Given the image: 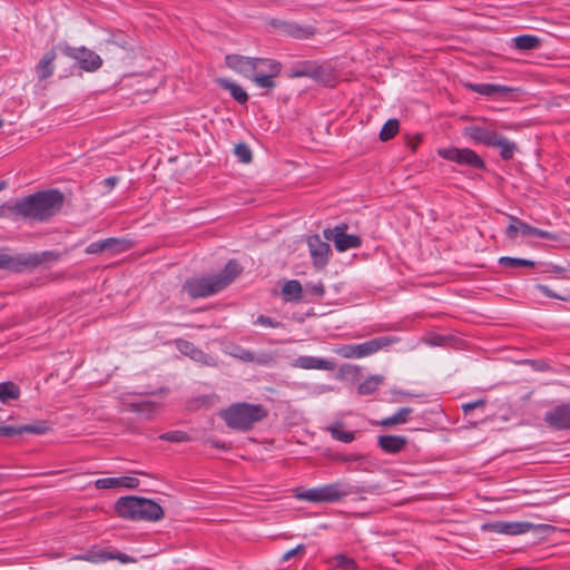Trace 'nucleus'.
Masks as SVG:
<instances>
[{
    "label": "nucleus",
    "instance_id": "1",
    "mask_svg": "<svg viewBox=\"0 0 570 570\" xmlns=\"http://www.w3.org/2000/svg\"><path fill=\"white\" fill-rule=\"evenodd\" d=\"M63 204V193L57 188H50L3 203L0 206V217L45 223L59 214Z\"/></svg>",
    "mask_w": 570,
    "mask_h": 570
},
{
    "label": "nucleus",
    "instance_id": "2",
    "mask_svg": "<svg viewBox=\"0 0 570 570\" xmlns=\"http://www.w3.org/2000/svg\"><path fill=\"white\" fill-rule=\"evenodd\" d=\"M242 272L240 264L230 259L218 274L189 277L181 288L193 299L208 297L226 288Z\"/></svg>",
    "mask_w": 570,
    "mask_h": 570
},
{
    "label": "nucleus",
    "instance_id": "3",
    "mask_svg": "<svg viewBox=\"0 0 570 570\" xmlns=\"http://www.w3.org/2000/svg\"><path fill=\"white\" fill-rule=\"evenodd\" d=\"M268 416V410L262 404L238 402L230 404L220 412L226 425L235 431L248 432L256 423Z\"/></svg>",
    "mask_w": 570,
    "mask_h": 570
},
{
    "label": "nucleus",
    "instance_id": "4",
    "mask_svg": "<svg viewBox=\"0 0 570 570\" xmlns=\"http://www.w3.org/2000/svg\"><path fill=\"white\" fill-rule=\"evenodd\" d=\"M371 491V487L351 484L346 481L338 480L318 488H312L298 492L296 498L314 503H333L352 494H363Z\"/></svg>",
    "mask_w": 570,
    "mask_h": 570
},
{
    "label": "nucleus",
    "instance_id": "5",
    "mask_svg": "<svg viewBox=\"0 0 570 570\" xmlns=\"http://www.w3.org/2000/svg\"><path fill=\"white\" fill-rule=\"evenodd\" d=\"M57 49L65 57L72 59L82 71H96L102 66L100 56L85 46L72 47L67 42H60L57 45Z\"/></svg>",
    "mask_w": 570,
    "mask_h": 570
},
{
    "label": "nucleus",
    "instance_id": "6",
    "mask_svg": "<svg viewBox=\"0 0 570 570\" xmlns=\"http://www.w3.org/2000/svg\"><path fill=\"white\" fill-rule=\"evenodd\" d=\"M226 66L235 71H279L281 62L267 58H248L239 55L226 56Z\"/></svg>",
    "mask_w": 570,
    "mask_h": 570
},
{
    "label": "nucleus",
    "instance_id": "7",
    "mask_svg": "<svg viewBox=\"0 0 570 570\" xmlns=\"http://www.w3.org/2000/svg\"><path fill=\"white\" fill-rule=\"evenodd\" d=\"M399 342L395 336H380L360 344L345 345L343 356L347 358H362L372 355L392 344Z\"/></svg>",
    "mask_w": 570,
    "mask_h": 570
},
{
    "label": "nucleus",
    "instance_id": "8",
    "mask_svg": "<svg viewBox=\"0 0 570 570\" xmlns=\"http://www.w3.org/2000/svg\"><path fill=\"white\" fill-rule=\"evenodd\" d=\"M438 155L449 161L473 169L485 170L484 160L470 148H442L438 150Z\"/></svg>",
    "mask_w": 570,
    "mask_h": 570
},
{
    "label": "nucleus",
    "instance_id": "9",
    "mask_svg": "<svg viewBox=\"0 0 570 570\" xmlns=\"http://www.w3.org/2000/svg\"><path fill=\"white\" fill-rule=\"evenodd\" d=\"M466 87L482 96L493 97L501 100H513L520 95L525 94L521 87L499 83H466Z\"/></svg>",
    "mask_w": 570,
    "mask_h": 570
},
{
    "label": "nucleus",
    "instance_id": "10",
    "mask_svg": "<svg viewBox=\"0 0 570 570\" xmlns=\"http://www.w3.org/2000/svg\"><path fill=\"white\" fill-rule=\"evenodd\" d=\"M509 219L510 224L507 226L504 235L511 240H514L519 233L523 236H535L547 240H558V235L552 232L533 227L512 215H509Z\"/></svg>",
    "mask_w": 570,
    "mask_h": 570
},
{
    "label": "nucleus",
    "instance_id": "11",
    "mask_svg": "<svg viewBox=\"0 0 570 570\" xmlns=\"http://www.w3.org/2000/svg\"><path fill=\"white\" fill-rule=\"evenodd\" d=\"M347 225L340 224L334 228L324 229V237L333 240L337 252H345L352 248H358L362 245V238L355 234L346 233Z\"/></svg>",
    "mask_w": 570,
    "mask_h": 570
},
{
    "label": "nucleus",
    "instance_id": "12",
    "mask_svg": "<svg viewBox=\"0 0 570 570\" xmlns=\"http://www.w3.org/2000/svg\"><path fill=\"white\" fill-rule=\"evenodd\" d=\"M134 247V242L126 238L109 237L90 243L86 248L85 253L89 255L110 253L120 254L127 252Z\"/></svg>",
    "mask_w": 570,
    "mask_h": 570
},
{
    "label": "nucleus",
    "instance_id": "13",
    "mask_svg": "<svg viewBox=\"0 0 570 570\" xmlns=\"http://www.w3.org/2000/svg\"><path fill=\"white\" fill-rule=\"evenodd\" d=\"M70 560H81L91 563H102L109 560H118L121 563L135 562V559L120 551H109L101 549L97 546L91 547L85 554H77L70 558Z\"/></svg>",
    "mask_w": 570,
    "mask_h": 570
},
{
    "label": "nucleus",
    "instance_id": "14",
    "mask_svg": "<svg viewBox=\"0 0 570 570\" xmlns=\"http://www.w3.org/2000/svg\"><path fill=\"white\" fill-rule=\"evenodd\" d=\"M307 245L313 265L317 269L324 268L330 261V244L327 242L322 240L320 235H312L307 238Z\"/></svg>",
    "mask_w": 570,
    "mask_h": 570
},
{
    "label": "nucleus",
    "instance_id": "15",
    "mask_svg": "<svg viewBox=\"0 0 570 570\" xmlns=\"http://www.w3.org/2000/svg\"><path fill=\"white\" fill-rule=\"evenodd\" d=\"M62 254L58 250H43L40 253L20 254L21 273L31 272L46 262H58Z\"/></svg>",
    "mask_w": 570,
    "mask_h": 570
},
{
    "label": "nucleus",
    "instance_id": "16",
    "mask_svg": "<svg viewBox=\"0 0 570 570\" xmlns=\"http://www.w3.org/2000/svg\"><path fill=\"white\" fill-rule=\"evenodd\" d=\"M544 421L556 430H570V402L557 405L547 412Z\"/></svg>",
    "mask_w": 570,
    "mask_h": 570
},
{
    "label": "nucleus",
    "instance_id": "17",
    "mask_svg": "<svg viewBox=\"0 0 570 570\" xmlns=\"http://www.w3.org/2000/svg\"><path fill=\"white\" fill-rule=\"evenodd\" d=\"M140 497L128 495L118 499L115 503V511L118 517L138 521V508Z\"/></svg>",
    "mask_w": 570,
    "mask_h": 570
},
{
    "label": "nucleus",
    "instance_id": "18",
    "mask_svg": "<svg viewBox=\"0 0 570 570\" xmlns=\"http://www.w3.org/2000/svg\"><path fill=\"white\" fill-rule=\"evenodd\" d=\"M465 135L473 141L488 147H494L501 134L481 126H471L465 129Z\"/></svg>",
    "mask_w": 570,
    "mask_h": 570
},
{
    "label": "nucleus",
    "instance_id": "19",
    "mask_svg": "<svg viewBox=\"0 0 570 570\" xmlns=\"http://www.w3.org/2000/svg\"><path fill=\"white\" fill-rule=\"evenodd\" d=\"M409 441L403 435H380L377 438L379 448L387 454H397L405 450Z\"/></svg>",
    "mask_w": 570,
    "mask_h": 570
},
{
    "label": "nucleus",
    "instance_id": "20",
    "mask_svg": "<svg viewBox=\"0 0 570 570\" xmlns=\"http://www.w3.org/2000/svg\"><path fill=\"white\" fill-rule=\"evenodd\" d=\"M138 508V520L158 521L164 518L163 508L155 501L146 498H140Z\"/></svg>",
    "mask_w": 570,
    "mask_h": 570
},
{
    "label": "nucleus",
    "instance_id": "21",
    "mask_svg": "<svg viewBox=\"0 0 570 570\" xmlns=\"http://www.w3.org/2000/svg\"><path fill=\"white\" fill-rule=\"evenodd\" d=\"M492 528L498 533L518 535L528 532L532 528V524L529 522L500 521L492 524Z\"/></svg>",
    "mask_w": 570,
    "mask_h": 570
},
{
    "label": "nucleus",
    "instance_id": "22",
    "mask_svg": "<svg viewBox=\"0 0 570 570\" xmlns=\"http://www.w3.org/2000/svg\"><path fill=\"white\" fill-rule=\"evenodd\" d=\"M293 365L304 370H333L332 362L315 356H299Z\"/></svg>",
    "mask_w": 570,
    "mask_h": 570
},
{
    "label": "nucleus",
    "instance_id": "23",
    "mask_svg": "<svg viewBox=\"0 0 570 570\" xmlns=\"http://www.w3.org/2000/svg\"><path fill=\"white\" fill-rule=\"evenodd\" d=\"M216 83L220 86L223 89L228 90L230 96L236 100L238 104H246L248 101V95L247 92L236 82L227 79V78H216Z\"/></svg>",
    "mask_w": 570,
    "mask_h": 570
},
{
    "label": "nucleus",
    "instance_id": "24",
    "mask_svg": "<svg viewBox=\"0 0 570 570\" xmlns=\"http://www.w3.org/2000/svg\"><path fill=\"white\" fill-rule=\"evenodd\" d=\"M277 26L285 35L296 39H306L314 33L313 28L302 27L294 22L282 21Z\"/></svg>",
    "mask_w": 570,
    "mask_h": 570
},
{
    "label": "nucleus",
    "instance_id": "25",
    "mask_svg": "<svg viewBox=\"0 0 570 570\" xmlns=\"http://www.w3.org/2000/svg\"><path fill=\"white\" fill-rule=\"evenodd\" d=\"M0 269L12 273H21V258L19 255L9 254V248H0Z\"/></svg>",
    "mask_w": 570,
    "mask_h": 570
},
{
    "label": "nucleus",
    "instance_id": "26",
    "mask_svg": "<svg viewBox=\"0 0 570 570\" xmlns=\"http://www.w3.org/2000/svg\"><path fill=\"white\" fill-rule=\"evenodd\" d=\"M513 48L519 51L535 50L541 45V39L534 35H521L511 39Z\"/></svg>",
    "mask_w": 570,
    "mask_h": 570
},
{
    "label": "nucleus",
    "instance_id": "27",
    "mask_svg": "<svg viewBox=\"0 0 570 570\" xmlns=\"http://www.w3.org/2000/svg\"><path fill=\"white\" fill-rule=\"evenodd\" d=\"M21 390L18 384L11 381L0 383V402L3 404L19 400Z\"/></svg>",
    "mask_w": 570,
    "mask_h": 570
},
{
    "label": "nucleus",
    "instance_id": "28",
    "mask_svg": "<svg viewBox=\"0 0 570 570\" xmlns=\"http://www.w3.org/2000/svg\"><path fill=\"white\" fill-rule=\"evenodd\" d=\"M175 346L180 353L188 355L195 361H202L206 356V354L200 348L196 347L191 342L187 340H175Z\"/></svg>",
    "mask_w": 570,
    "mask_h": 570
},
{
    "label": "nucleus",
    "instance_id": "29",
    "mask_svg": "<svg viewBox=\"0 0 570 570\" xmlns=\"http://www.w3.org/2000/svg\"><path fill=\"white\" fill-rule=\"evenodd\" d=\"M309 76L317 85L334 88L341 80L337 73H289V77Z\"/></svg>",
    "mask_w": 570,
    "mask_h": 570
},
{
    "label": "nucleus",
    "instance_id": "30",
    "mask_svg": "<svg viewBox=\"0 0 570 570\" xmlns=\"http://www.w3.org/2000/svg\"><path fill=\"white\" fill-rule=\"evenodd\" d=\"M284 299L287 302L302 301V285L297 279L287 281L282 288Z\"/></svg>",
    "mask_w": 570,
    "mask_h": 570
},
{
    "label": "nucleus",
    "instance_id": "31",
    "mask_svg": "<svg viewBox=\"0 0 570 570\" xmlns=\"http://www.w3.org/2000/svg\"><path fill=\"white\" fill-rule=\"evenodd\" d=\"M413 413V409L412 407H401L399 409V411L389 416V417H385L383 419L381 422H380V425L382 426H385V428H390V426H393V425H399V424H404L409 421L410 419V415Z\"/></svg>",
    "mask_w": 570,
    "mask_h": 570
},
{
    "label": "nucleus",
    "instance_id": "32",
    "mask_svg": "<svg viewBox=\"0 0 570 570\" xmlns=\"http://www.w3.org/2000/svg\"><path fill=\"white\" fill-rule=\"evenodd\" d=\"M334 69L330 62L298 61L291 71H334Z\"/></svg>",
    "mask_w": 570,
    "mask_h": 570
},
{
    "label": "nucleus",
    "instance_id": "33",
    "mask_svg": "<svg viewBox=\"0 0 570 570\" xmlns=\"http://www.w3.org/2000/svg\"><path fill=\"white\" fill-rule=\"evenodd\" d=\"M383 383V376L381 375H371L366 380L357 386V393L360 395H371L374 393L379 386Z\"/></svg>",
    "mask_w": 570,
    "mask_h": 570
},
{
    "label": "nucleus",
    "instance_id": "34",
    "mask_svg": "<svg viewBox=\"0 0 570 570\" xmlns=\"http://www.w3.org/2000/svg\"><path fill=\"white\" fill-rule=\"evenodd\" d=\"M497 148L500 149V157L503 160H510L513 158L515 150L518 149L515 142L509 140L503 135L498 139V144H495Z\"/></svg>",
    "mask_w": 570,
    "mask_h": 570
},
{
    "label": "nucleus",
    "instance_id": "35",
    "mask_svg": "<svg viewBox=\"0 0 570 570\" xmlns=\"http://www.w3.org/2000/svg\"><path fill=\"white\" fill-rule=\"evenodd\" d=\"M498 263L500 266L509 267V268H521V267L533 268L535 266V263L533 261L525 259V258H518V257H509V256L500 257Z\"/></svg>",
    "mask_w": 570,
    "mask_h": 570
},
{
    "label": "nucleus",
    "instance_id": "36",
    "mask_svg": "<svg viewBox=\"0 0 570 570\" xmlns=\"http://www.w3.org/2000/svg\"><path fill=\"white\" fill-rule=\"evenodd\" d=\"M399 130H400L399 120L395 118L389 119L381 128L379 138L382 141H387V140L394 138L397 135Z\"/></svg>",
    "mask_w": 570,
    "mask_h": 570
},
{
    "label": "nucleus",
    "instance_id": "37",
    "mask_svg": "<svg viewBox=\"0 0 570 570\" xmlns=\"http://www.w3.org/2000/svg\"><path fill=\"white\" fill-rule=\"evenodd\" d=\"M159 439L173 443H184L191 441L190 435L180 430L168 431L159 435Z\"/></svg>",
    "mask_w": 570,
    "mask_h": 570
},
{
    "label": "nucleus",
    "instance_id": "38",
    "mask_svg": "<svg viewBox=\"0 0 570 570\" xmlns=\"http://www.w3.org/2000/svg\"><path fill=\"white\" fill-rule=\"evenodd\" d=\"M328 431L333 439L338 440L341 442L351 443L352 441L355 440V433L348 432V431H343L342 424L333 425V426L328 428Z\"/></svg>",
    "mask_w": 570,
    "mask_h": 570
},
{
    "label": "nucleus",
    "instance_id": "39",
    "mask_svg": "<svg viewBox=\"0 0 570 570\" xmlns=\"http://www.w3.org/2000/svg\"><path fill=\"white\" fill-rule=\"evenodd\" d=\"M57 46L47 51L37 65V71H49L52 68V62L57 56Z\"/></svg>",
    "mask_w": 570,
    "mask_h": 570
},
{
    "label": "nucleus",
    "instance_id": "40",
    "mask_svg": "<svg viewBox=\"0 0 570 570\" xmlns=\"http://www.w3.org/2000/svg\"><path fill=\"white\" fill-rule=\"evenodd\" d=\"M278 75L279 73H255L253 80L257 86L262 88L272 89L276 86L275 77Z\"/></svg>",
    "mask_w": 570,
    "mask_h": 570
},
{
    "label": "nucleus",
    "instance_id": "41",
    "mask_svg": "<svg viewBox=\"0 0 570 570\" xmlns=\"http://www.w3.org/2000/svg\"><path fill=\"white\" fill-rule=\"evenodd\" d=\"M234 151L238 160L243 164H249L253 160V153L245 142L237 144Z\"/></svg>",
    "mask_w": 570,
    "mask_h": 570
},
{
    "label": "nucleus",
    "instance_id": "42",
    "mask_svg": "<svg viewBox=\"0 0 570 570\" xmlns=\"http://www.w3.org/2000/svg\"><path fill=\"white\" fill-rule=\"evenodd\" d=\"M118 485V478H104L95 481V487L98 490L116 489Z\"/></svg>",
    "mask_w": 570,
    "mask_h": 570
},
{
    "label": "nucleus",
    "instance_id": "43",
    "mask_svg": "<svg viewBox=\"0 0 570 570\" xmlns=\"http://www.w3.org/2000/svg\"><path fill=\"white\" fill-rule=\"evenodd\" d=\"M21 434L23 433H31V434H43L46 433L49 428L45 424H24L20 425Z\"/></svg>",
    "mask_w": 570,
    "mask_h": 570
},
{
    "label": "nucleus",
    "instance_id": "44",
    "mask_svg": "<svg viewBox=\"0 0 570 570\" xmlns=\"http://www.w3.org/2000/svg\"><path fill=\"white\" fill-rule=\"evenodd\" d=\"M255 324H258V325H262V326H267V327H273V328H277V327H282L283 326L282 322L275 321L274 318H272L269 316H266V315H259L256 318Z\"/></svg>",
    "mask_w": 570,
    "mask_h": 570
},
{
    "label": "nucleus",
    "instance_id": "45",
    "mask_svg": "<svg viewBox=\"0 0 570 570\" xmlns=\"http://www.w3.org/2000/svg\"><path fill=\"white\" fill-rule=\"evenodd\" d=\"M306 291L317 297H323L325 294V286L321 281L317 283H306Z\"/></svg>",
    "mask_w": 570,
    "mask_h": 570
},
{
    "label": "nucleus",
    "instance_id": "46",
    "mask_svg": "<svg viewBox=\"0 0 570 570\" xmlns=\"http://www.w3.org/2000/svg\"><path fill=\"white\" fill-rule=\"evenodd\" d=\"M118 488L136 489L139 485V480L135 476H118Z\"/></svg>",
    "mask_w": 570,
    "mask_h": 570
},
{
    "label": "nucleus",
    "instance_id": "47",
    "mask_svg": "<svg viewBox=\"0 0 570 570\" xmlns=\"http://www.w3.org/2000/svg\"><path fill=\"white\" fill-rule=\"evenodd\" d=\"M20 434H21L20 425L19 426H13V425L0 426V436L12 438V436L20 435Z\"/></svg>",
    "mask_w": 570,
    "mask_h": 570
},
{
    "label": "nucleus",
    "instance_id": "48",
    "mask_svg": "<svg viewBox=\"0 0 570 570\" xmlns=\"http://www.w3.org/2000/svg\"><path fill=\"white\" fill-rule=\"evenodd\" d=\"M338 566L342 567L344 570H354L356 569V562L344 554L337 556Z\"/></svg>",
    "mask_w": 570,
    "mask_h": 570
},
{
    "label": "nucleus",
    "instance_id": "49",
    "mask_svg": "<svg viewBox=\"0 0 570 570\" xmlns=\"http://www.w3.org/2000/svg\"><path fill=\"white\" fill-rule=\"evenodd\" d=\"M305 553V546L298 544L297 547L288 550L286 553L283 554L282 560L287 561L296 556H304Z\"/></svg>",
    "mask_w": 570,
    "mask_h": 570
},
{
    "label": "nucleus",
    "instance_id": "50",
    "mask_svg": "<svg viewBox=\"0 0 570 570\" xmlns=\"http://www.w3.org/2000/svg\"><path fill=\"white\" fill-rule=\"evenodd\" d=\"M487 404V401L485 400H476L474 402H469V403H465L462 405V411L464 412V414H469L470 412H472L473 410L478 409V407H481L483 409Z\"/></svg>",
    "mask_w": 570,
    "mask_h": 570
},
{
    "label": "nucleus",
    "instance_id": "51",
    "mask_svg": "<svg viewBox=\"0 0 570 570\" xmlns=\"http://www.w3.org/2000/svg\"><path fill=\"white\" fill-rule=\"evenodd\" d=\"M364 459V455L358 453H351V454H336L335 460L340 462H355L361 461Z\"/></svg>",
    "mask_w": 570,
    "mask_h": 570
},
{
    "label": "nucleus",
    "instance_id": "52",
    "mask_svg": "<svg viewBox=\"0 0 570 570\" xmlns=\"http://www.w3.org/2000/svg\"><path fill=\"white\" fill-rule=\"evenodd\" d=\"M238 357L245 362H253L255 360V354L248 350H242Z\"/></svg>",
    "mask_w": 570,
    "mask_h": 570
},
{
    "label": "nucleus",
    "instance_id": "53",
    "mask_svg": "<svg viewBox=\"0 0 570 570\" xmlns=\"http://www.w3.org/2000/svg\"><path fill=\"white\" fill-rule=\"evenodd\" d=\"M118 183V178L112 176V177H108L104 180V185L108 187V189H111L116 186V184Z\"/></svg>",
    "mask_w": 570,
    "mask_h": 570
},
{
    "label": "nucleus",
    "instance_id": "54",
    "mask_svg": "<svg viewBox=\"0 0 570 570\" xmlns=\"http://www.w3.org/2000/svg\"><path fill=\"white\" fill-rule=\"evenodd\" d=\"M208 443H210L214 448L222 449V450H229L230 446L226 445L225 443H222L218 440H208Z\"/></svg>",
    "mask_w": 570,
    "mask_h": 570
},
{
    "label": "nucleus",
    "instance_id": "55",
    "mask_svg": "<svg viewBox=\"0 0 570 570\" xmlns=\"http://www.w3.org/2000/svg\"><path fill=\"white\" fill-rule=\"evenodd\" d=\"M539 288L541 289L542 293H544L547 296L549 297H557V295H554L553 293H551L549 291V288L544 285H540Z\"/></svg>",
    "mask_w": 570,
    "mask_h": 570
},
{
    "label": "nucleus",
    "instance_id": "56",
    "mask_svg": "<svg viewBox=\"0 0 570 570\" xmlns=\"http://www.w3.org/2000/svg\"><path fill=\"white\" fill-rule=\"evenodd\" d=\"M141 406H142V404H138V403L130 404L131 410L135 412L141 411V409H140Z\"/></svg>",
    "mask_w": 570,
    "mask_h": 570
},
{
    "label": "nucleus",
    "instance_id": "57",
    "mask_svg": "<svg viewBox=\"0 0 570 570\" xmlns=\"http://www.w3.org/2000/svg\"><path fill=\"white\" fill-rule=\"evenodd\" d=\"M51 73L49 72H46V73H41V77H40V81L46 79L47 77H49Z\"/></svg>",
    "mask_w": 570,
    "mask_h": 570
},
{
    "label": "nucleus",
    "instance_id": "58",
    "mask_svg": "<svg viewBox=\"0 0 570 570\" xmlns=\"http://www.w3.org/2000/svg\"><path fill=\"white\" fill-rule=\"evenodd\" d=\"M6 181H0V191L6 188Z\"/></svg>",
    "mask_w": 570,
    "mask_h": 570
},
{
    "label": "nucleus",
    "instance_id": "59",
    "mask_svg": "<svg viewBox=\"0 0 570 570\" xmlns=\"http://www.w3.org/2000/svg\"><path fill=\"white\" fill-rule=\"evenodd\" d=\"M419 142H421V138H420V137L417 138V142H416L415 145H413V146H412V150H415L416 145H417Z\"/></svg>",
    "mask_w": 570,
    "mask_h": 570
},
{
    "label": "nucleus",
    "instance_id": "60",
    "mask_svg": "<svg viewBox=\"0 0 570 570\" xmlns=\"http://www.w3.org/2000/svg\"><path fill=\"white\" fill-rule=\"evenodd\" d=\"M139 76H142V77H149L150 73H145V72H141V73H138Z\"/></svg>",
    "mask_w": 570,
    "mask_h": 570
},
{
    "label": "nucleus",
    "instance_id": "61",
    "mask_svg": "<svg viewBox=\"0 0 570 570\" xmlns=\"http://www.w3.org/2000/svg\"><path fill=\"white\" fill-rule=\"evenodd\" d=\"M4 478H6V475L0 473V483L3 481Z\"/></svg>",
    "mask_w": 570,
    "mask_h": 570
},
{
    "label": "nucleus",
    "instance_id": "62",
    "mask_svg": "<svg viewBox=\"0 0 570 570\" xmlns=\"http://www.w3.org/2000/svg\"><path fill=\"white\" fill-rule=\"evenodd\" d=\"M3 125V120L0 118V128L2 127Z\"/></svg>",
    "mask_w": 570,
    "mask_h": 570
}]
</instances>
